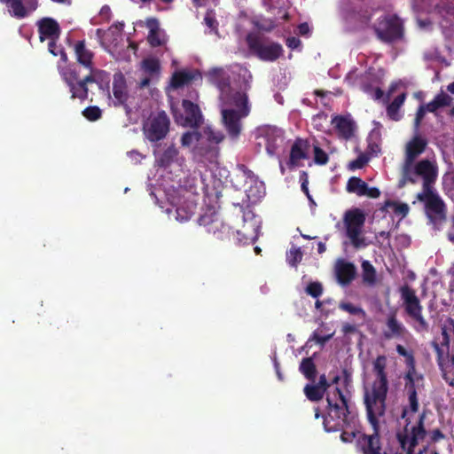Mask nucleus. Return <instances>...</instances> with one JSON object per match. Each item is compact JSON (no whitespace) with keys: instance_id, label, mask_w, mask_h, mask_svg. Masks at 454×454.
<instances>
[{"instance_id":"8fccbe9b","label":"nucleus","mask_w":454,"mask_h":454,"mask_svg":"<svg viewBox=\"0 0 454 454\" xmlns=\"http://www.w3.org/2000/svg\"><path fill=\"white\" fill-rule=\"evenodd\" d=\"M301 258L302 253L299 248H292L287 253V262L292 266H295L298 262H300Z\"/></svg>"},{"instance_id":"0e129e2a","label":"nucleus","mask_w":454,"mask_h":454,"mask_svg":"<svg viewBox=\"0 0 454 454\" xmlns=\"http://www.w3.org/2000/svg\"><path fill=\"white\" fill-rule=\"evenodd\" d=\"M129 155L136 162H139L141 160V159L143 158V156L137 152H130L129 153Z\"/></svg>"},{"instance_id":"f3484780","label":"nucleus","mask_w":454,"mask_h":454,"mask_svg":"<svg viewBox=\"0 0 454 454\" xmlns=\"http://www.w3.org/2000/svg\"><path fill=\"white\" fill-rule=\"evenodd\" d=\"M74 51L76 61L82 67L89 71V74H93V71H100L94 66V53L86 45L85 41H77L74 43Z\"/></svg>"},{"instance_id":"79ce46f5","label":"nucleus","mask_w":454,"mask_h":454,"mask_svg":"<svg viewBox=\"0 0 454 454\" xmlns=\"http://www.w3.org/2000/svg\"><path fill=\"white\" fill-rule=\"evenodd\" d=\"M200 224L207 227V231L210 233H216V231L223 227V223L218 218H213L211 215H202L200 218Z\"/></svg>"},{"instance_id":"2eb2a0df","label":"nucleus","mask_w":454,"mask_h":454,"mask_svg":"<svg viewBox=\"0 0 454 454\" xmlns=\"http://www.w3.org/2000/svg\"><path fill=\"white\" fill-rule=\"evenodd\" d=\"M184 114L175 113L176 122L184 127H198L202 122V114L199 106L189 100H183Z\"/></svg>"},{"instance_id":"052dcab7","label":"nucleus","mask_w":454,"mask_h":454,"mask_svg":"<svg viewBox=\"0 0 454 454\" xmlns=\"http://www.w3.org/2000/svg\"><path fill=\"white\" fill-rule=\"evenodd\" d=\"M301 44V41L296 37H289L286 40V45L291 49H297Z\"/></svg>"},{"instance_id":"f704fd0d","label":"nucleus","mask_w":454,"mask_h":454,"mask_svg":"<svg viewBox=\"0 0 454 454\" xmlns=\"http://www.w3.org/2000/svg\"><path fill=\"white\" fill-rule=\"evenodd\" d=\"M406 94L402 92L387 106V114L388 117L394 121H399L402 117L400 108L404 103Z\"/></svg>"},{"instance_id":"c85d7f7f","label":"nucleus","mask_w":454,"mask_h":454,"mask_svg":"<svg viewBox=\"0 0 454 454\" xmlns=\"http://www.w3.org/2000/svg\"><path fill=\"white\" fill-rule=\"evenodd\" d=\"M336 274L338 280L342 285L348 284L352 281L356 275V268L350 262L340 261L336 265Z\"/></svg>"},{"instance_id":"412c9836","label":"nucleus","mask_w":454,"mask_h":454,"mask_svg":"<svg viewBox=\"0 0 454 454\" xmlns=\"http://www.w3.org/2000/svg\"><path fill=\"white\" fill-rule=\"evenodd\" d=\"M37 26L41 42H43L46 39H49L50 41L59 40L60 28L56 20L51 18H43L38 20Z\"/></svg>"},{"instance_id":"20e7f679","label":"nucleus","mask_w":454,"mask_h":454,"mask_svg":"<svg viewBox=\"0 0 454 454\" xmlns=\"http://www.w3.org/2000/svg\"><path fill=\"white\" fill-rule=\"evenodd\" d=\"M60 75L69 88L73 98L84 100L88 98L87 84L90 82H103L108 79L105 71H93V74H88L81 79L75 68L67 67L59 70Z\"/></svg>"},{"instance_id":"603ef678","label":"nucleus","mask_w":454,"mask_h":454,"mask_svg":"<svg viewBox=\"0 0 454 454\" xmlns=\"http://www.w3.org/2000/svg\"><path fill=\"white\" fill-rule=\"evenodd\" d=\"M314 160L317 164L325 165L328 162V156L318 146L314 147Z\"/></svg>"},{"instance_id":"37998d69","label":"nucleus","mask_w":454,"mask_h":454,"mask_svg":"<svg viewBox=\"0 0 454 454\" xmlns=\"http://www.w3.org/2000/svg\"><path fill=\"white\" fill-rule=\"evenodd\" d=\"M363 270V279L364 282L369 286H372L376 283V271L374 267L367 261L362 263Z\"/></svg>"},{"instance_id":"4d7b16f0","label":"nucleus","mask_w":454,"mask_h":454,"mask_svg":"<svg viewBox=\"0 0 454 454\" xmlns=\"http://www.w3.org/2000/svg\"><path fill=\"white\" fill-rule=\"evenodd\" d=\"M342 430L343 431L340 434V439L344 442H351L355 438L357 437L358 439L359 436L362 434L360 432L355 430H352L350 432L344 430V428Z\"/></svg>"},{"instance_id":"72a5a7b5","label":"nucleus","mask_w":454,"mask_h":454,"mask_svg":"<svg viewBox=\"0 0 454 454\" xmlns=\"http://www.w3.org/2000/svg\"><path fill=\"white\" fill-rule=\"evenodd\" d=\"M387 326L388 331L385 333V336L388 339L394 337H401L405 333V327L396 319L395 315L388 317Z\"/></svg>"},{"instance_id":"6e6d98bb","label":"nucleus","mask_w":454,"mask_h":454,"mask_svg":"<svg viewBox=\"0 0 454 454\" xmlns=\"http://www.w3.org/2000/svg\"><path fill=\"white\" fill-rule=\"evenodd\" d=\"M368 161V158L364 154L359 155L355 160L349 162L348 167L350 169L362 168Z\"/></svg>"},{"instance_id":"473e14b6","label":"nucleus","mask_w":454,"mask_h":454,"mask_svg":"<svg viewBox=\"0 0 454 454\" xmlns=\"http://www.w3.org/2000/svg\"><path fill=\"white\" fill-rule=\"evenodd\" d=\"M329 387L325 376L321 375L317 384L307 385L304 387V393L307 397H322Z\"/></svg>"},{"instance_id":"6e6552de","label":"nucleus","mask_w":454,"mask_h":454,"mask_svg":"<svg viewBox=\"0 0 454 454\" xmlns=\"http://www.w3.org/2000/svg\"><path fill=\"white\" fill-rule=\"evenodd\" d=\"M425 413H422L419 419L415 421H406L403 430L398 432L396 438L402 447L406 450L407 454H414V449L419 441L427 435V430L424 427ZM419 454H422L420 451Z\"/></svg>"},{"instance_id":"0eeeda50","label":"nucleus","mask_w":454,"mask_h":454,"mask_svg":"<svg viewBox=\"0 0 454 454\" xmlns=\"http://www.w3.org/2000/svg\"><path fill=\"white\" fill-rule=\"evenodd\" d=\"M387 364L385 356H379L372 362V376L364 380L365 397H386L388 388L385 372Z\"/></svg>"},{"instance_id":"a878e982","label":"nucleus","mask_w":454,"mask_h":454,"mask_svg":"<svg viewBox=\"0 0 454 454\" xmlns=\"http://www.w3.org/2000/svg\"><path fill=\"white\" fill-rule=\"evenodd\" d=\"M160 66L158 59L154 58H148L142 61L141 70L146 75L140 81V87L144 88L149 85L151 78L158 75L160 73Z\"/></svg>"},{"instance_id":"aec40b11","label":"nucleus","mask_w":454,"mask_h":454,"mask_svg":"<svg viewBox=\"0 0 454 454\" xmlns=\"http://www.w3.org/2000/svg\"><path fill=\"white\" fill-rule=\"evenodd\" d=\"M333 129L343 139H349L354 136L356 124L350 116L337 115L331 121Z\"/></svg>"},{"instance_id":"cd10ccee","label":"nucleus","mask_w":454,"mask_h":454,"mask_svg":"<svg viewBox=\"0 0 454 454\" xmlns=\"http://www.w3.org/2000/svg\"><path fill=\"white\" fill-rule=\"evenodd\" d=\"M283 133L282 129L276 127L268 129L266 150L270 155H274L278 148L282 146L284 142Z\"/></svg>"},{"instance_id":"58836bf2","label":"nucleus","mask_w":454,"mask_h":454,"mask_svg":"<svg viewBox=\"0 0 454 454\" xmlns=\"http://www.w3.org/2000/svg\"><path fill=\"white\" fill-rule=\"evenodd\" d=\"M385 209L403 218L408 214L409 206L405 203L389 200L385 203Z\"/></svg>"},{"instance_id":"4468645a","label":"nucleus","mask_w":454,"mask_h":454,"mask_svg":"<svg viewBox=\"0 0 454 454\" xmlns=\"http://www.w3.org/2000/svg\"><path fill=\"white\" fill-rule=\"evenodd\" d=\"M378 37L384 42L393 43L403 36V25L397 17L385 18L375 27Z\"/></svg>"},{"instance_id":"f8f14e48","label":"nucleus","mask_w":454,"mask_h":454,"mask_svg":"<svg viewBox=\"0 0 454 454\" xmlns=\"http://www.w3.org/2000/svg\"><path fill=\"white\" fill-rule=\"evenodd\" d=\"M417 198L425 203L427 215L433 223L439 224L444 221V203L433 189L422 191Z\"/></svg>"},{"instance_id":"2f4dec72","label":"nucleus","mask_w":454,"mask_h":454,"mask_svg":"<svg viewBox=\"0 0 454 454\" xmlns=\"http://www.w3.org/2000/svg\"><path fill=\"white\" fill-rule=\"evenodd\" d=\"M198 78H200V74L197 71L176 72L172 76L171 85L174 88H179Z\"/></svg>"},{"instance_id":"dca6fc26","label":"nucleus","mask_w":454,"mask_h":454,"mask_svg":"<svg viewBox=\"0 0 454 454\" xmlns=\"http://www.w3.org/2000/svg\"><path fill=\"white\" fill-rule=\"evenodd\" d=\"M8 6L11 16L23 19L31 14L37 8V0H0Z\"/></svg>"},{"instance_id":"ddd939ff","label":"nucleus","mask_w":454,"mask_h":454,"mask_svg":"<svg viewBox=\"0 0 454 454\" xmlns=\"http://www.w3.org/2000/svg\"><path fill=\"white\" fill-rule=\"evenodd\" d=\"M249 48L264 61H274L282 54L280 44L273 42L265 41L260 38L248 36Z\"/></svg>"},{"instance_id":"864d4df0","label":"nucleus","mask_w":454,"mask_h":454,"mask_svg":"<svg viewBox=\"0 0 454 454\" xmlns=\"http://www.w3.org/2000/svg\"><path fill=\"white\" fill-rule=\"evenodd\" d=\"M428 112L427 110V105H421L416 114V118L414 121V129L415 132H419V128L420 125V122L422 121L426 113Z\"/></svg>"},{"instance_id":"13d9d810","label":"nucleus","mask_w":454,"mask_h":454,"mask_svg":"<svg viewBox=\"0 0 454 454\" xmlns=\"http://www.w3.org/2000/svg\"><path fill=\"white\" fill-rule=\"evenodd\" d=\"M430 438L433 442H438L443 440L445 438V435L439 428H435L431 431Z\"/></svg>"},{"instance_id":"e433bc0d","label":"nucleus","mask_w":454,"mask_h":454,"mask_svg":"<svg viewBox=\"0 0 454 454\" xmlns=\"http://www.w3.org/2000/svg\"><path fill=\"white\" fill-rule=\"evenodd\" d=\"M251 183H253L254 185L247 189V195L251 201L256 202L265 194L264 184L258 180H251Z\"/></svg>"},{"instance_id":"09e8293b","label":"nucleus","mask_w":454,"mask_h":454,"mask_svg":"<svg viewBox=\"0 0 454 454\" xmlns=\"http://www.w3.org/2000/svg\"><path fill=\"white\" fill-rule=\"evenodd\" d=\"M101 110L98 106H89L82 112L83 116L89 121H94L101 117Z\"/></svg>"},{"instance_id":"c756f323","label":"nucleus","mask_w":454,"mask_h":454,"mask_svg":"<svg viewBox=\"0 0 454 454\" xmlns=\"http://www.w3.org/2000/svg\"><path fill=\"white\" fill-rule=\"evenodd\" d=\"M113 92L115 99L120 104L124 103L128 98L125 77L121 73L114 75Z\"/></svg>"},{"instance_id":"f03ea898","label":"nucleus","mask_w":454,"mask_h":454,"mask_svg":"<svg viewBox=\"0 0 454 454\" xmlns=\"http://www.w3.org/2000/svg\"><path fill=\"white\" fill-rule=\"evenodd\" d=\"M224 138L221 131L205 127L201 131H187L181 137L183 147L192 150L194 160L207 164L216 160L219 154L218 144Z\"/></svg>"},{"instance_id":"c9c22d12","label":"nucleus","mask_w":454,"mask_h":454,"mask_svg":"<svg viewBox=\"0 0 454 454\" xmlns=\"http://www.w3.org/2000/svg\"><path fill=\"white\" fill-rule=\"evenodd\" d=\"M419 399H410V407H403L402 411V419L406 421H415L422 413H419Z\"/></svg>"},{"instance_id":"b1692460","label":"nucleus","mask_w":454,"mask_h":454,"mask_svg":"<svg viewBox=\"0 0 454 454\" xmlns=\"http://www.w3.org/2000/svg\"><path fill=\"white\" fill-rule=\"evenodd\" d=\"M123 24H115L112 26L103 35L101 29L97 30V35L102 40V43L107 47H116L122 39Z\"/></svg>"},{"instance_id":"338daca9","label":"nucleus","mask_w":454,"mask_h":454,"mask_svg":"<svg viewBox=\"0 0 454 454\" xmlns=\"http://www.w3.org/2000/svg\"><path fill=\"white\" fill-rule=\"evenodd\" d=\"M298 28H299V33L301 35H306L309 33V27L308 24H306V23L301 24Z\"/></svg>"},{"instance_id":"423d86ee","label":"nucleus","mask_w":454,"mask_h":454,"mask_svg":"<svg viewBox=\"0 0 454 454\" xmlns=\"http://www.w3.org/2000/svg\"><path fill=\"white\" fill-rule=\"evenodd\" d=\"M438 175V167L434 160L424 159L417 162L403 165V177L411 183H416L418 178L423 180V191L430 190Z\"/></svg>"},{"instance_id":"4c0bfd02","label":"nucleus","mask_w":454,"mask_h":454,"mask_svg":"<svg viewBox=\"0 0 454 454\" xmlns=\"http://www.w3.org/2000/svg\"><path fill=\"white\" fill-rule=\"evenodd\" d=\"M196 206L192 202H189L186 205L179 206L176 207V221L183 223L188 221L195 212Z\"/></svg>"},{"instance_id":"bf43d9fd","label":"nucleus","mask_w":454,"mask_h":454,"mask_svg":"<svg viewBox=\"0 0 454 454\" xmlns=\"http://www.w3.org/2000/svg\"><path fill=\"white\" fill-rule=\"evenodd\" d=\"M99 16L102 20L107 21L111 17V10L108 6H103L99 12Z\"/></svg>"},{"instance_id":"c03bdc74","label":"nucleus","mask_w":454,"mask_h":454,"mask_svg":"<svg viewBox=\"0 0 454 454\" xmlns=\"http://www.w3.org/2000/svg\"><path fill=\"white\" fill-rule=\"evenodd\" d=\"M325 326L321 325V327L317 328L312 334V337L309 340H314L320 345H324L327 340H329L334 334V332L325 331Z\"/></svg>"},{"instance_id":"49530a36","label":"nucleus","mask_w":454,"mask_h":454,"mask_svg":"<svg viewBox=\"0 0 454 454\" xmlns=\"http://www.w3.org/2000/svg\"><path fill=\"white\" fill-rule=\"evenodd\" d=\"M300 370L308 379H312L316 373V367L311 358L303 359L301 363Z\"/></svg>"},{"instance_id":"69168bd1","label":"nucleus","mask_w":454,"mask_h":454,"mask_svg":"<svg viewBox=\"0 0 454 454\" xmlns=\"http://www.w3.org/2000/svg\"><path fill=\"white\" fill-rule=\"evenodd\" d=\"M442 344L448 346L449 344V336L447 333V330L445 327L442 328Z\"/></svg>"},{"instance_id":"de8ad7c7","label":"nucleus","mask_w":454,"mask_h":454,"mask_svg":"<svg viewBox=\"0 0 454 454\" xmlns=\"http://www.w3.org/2000/svg\"><path fill=\"white\" fill-rule=\"evenodd\" d=\"M305 292L313 298H318L323 294V286L321 283L317 281L310 282L307 285Z\"/></svg>"},{"instance_id":"39448f33","label":"nucleus","mask_w":454,"mask_h":454,"mask_svg":"<svg viewBox=\"0 0 454 454\" xmlns=\"http://www.w3.org/2000/svg\"><path fill=\"white\" fill-rule=\"evenodd\" d=\"M325 400L328 411L324 418V427L327 432H336L354 423L355 416L348 410V399Z\"/></svg>"},{"instance_id":"393cba45","label":"nucleus","mask_w":454,"mask_h":454,"mask_svg":"<svg viewBox=\"0 0 454 454\" xmlns=\"http://www.w3.org/2000/svg\"><path fill=\"white\" fill-rule=\"evenodd\" d=\"M158 162L162 167H169L173 163H176L178 167L182 168L184 165L185 159L180 155L178 149L175 145L168 146L160 157L158 159Z\"/></svg>"},{"instance_id":"5701e85b","label":"nucleus","mask_w":454,"mask_h":454,"mask_svg":"<svg viewBox=\"0 0 454 454\" xmlns=\"http://www.w3.org/2000/svg\"><path fill=\"white\" fill-rule=\"evenodd\" d=\"M309 145L307 140L297 139L294 143L290 152V159L288 164L290 167H299L301 161L309 156Z\"/></svg>"},{"instance_id":"f257e3e1","label":"nucleus","mask_w":454,"mask_h":454,"mask_svg":"<svg viewBox=\"0 0 454 454\" xmlns=\"http://www.w3.org/2000/svg\"><path fill=\"white\" fill-rule=\"evenodd\" d=\"M239 74L244 79V90L250 88L252 74L243 67H239ZM210 81L220 90L222 120L229 136L237 139L242 130L241 120L248 116L250 105L246 91H238L229 85V77L223 68H213L208 71Z\"/></svg>"},{"instance_id":"ea45409f","label":"nucleus","mask_w":454,"mask_h":454,"mask_svg":"<svg viewBox=\"0 0 454 454\" xmlns=\"http://www.w3.org/2000/svg\"><path fill=\"white\" fill-rule=\"evenodd\" d=\"M333 383L336 385L334 395H338V397L343 398L347 397L351 394L350 391V383L348 379L340 380L338 376L334 377Z\"/></svg>"},{"instance_id":"774afa93","label":"nucleus","mask_w":454,"mask_h":454,"mask_svg":"<svg viewBox=\"0 0 454 454\" xmlns=\"http://www.w3.org/2000/svg\"><path fill=\"white\" fill-rule=\"evenodd\" d=\"M383 96V92L380 89H376L373 92V97L376 98V99H380Z\"/></svg>"},{"instance_id":"3c124183","label":"nucleus","mask_w":454,"mask_h":454,"mask_svg":"<svg viewBox=\"0 0 454 454\" xmlns=\"http://www.w3.org/2000/svg\"><path fill=\"white\" fill-rule=\"evenodd\" d=\"M396 351L400 356L405 357L408 369L415 367L413 356L411 353H409L404 347H403L402 345H397Z\"/></svg>"},{"instance_id":"9b49d317","label":"nucleus","mask_w":454,"mask_h":454,"mask_svg":"<svg viewBox=\"0 0 454 454\" xmlns=\"http://www.w3.org/2000/svg\"><path fill=\"white\" fill-rule=\"evenodd\" d=\"M169 119L165 112L151 114L144 123L143 131L151 142L163 139L169 130Z\"/></svg>"},{"instance_id":"7ed1b4c3","label":"nucleus","mask_w":454,"mask_h":454,"mask_svg":"<svg viewBox=\"0 0 454 454\" xmlns=\"http://www.w3.org/2000/svg\"><path fill=\"white\" fill-rule=\"evenodd\" d=\"M386 399H364L368 421L372 427V434H363L356 441V445L363 454H381L380 442V424L385 422Z\"/></svg>"},{"instance_id":"5fc2aeb1","label":"nucleus","mask_w":454,"mask_h":454,"mask_svg":"<svg viewBox=\"0 0 454 454\" xmlns=\"http://www.w3.org/2000/svg\"><path fill=\"white\" fill-rule=\"evenodd\" d=\"M57 41L58 40L50 41L49 45H48L49 51L54 56H58L59 54L61 56V59L64 61H67V56L61 49H59V47L56 44Z\"/></svg>"},{"instance_id":"6ab92c4d","label":"nucleus","mask_w":454,"mask_h":454,"mask_svg":"<svg viewBox=\"0 0 454 454\" xmlns=\"http://www.w3.org/2000/svg\"><path fill=\"white\" fill-rule=\"evenodd\" d=\"M404 391L408 397H417L423 395V377L419 374L415 367L408 369L404 376Z\"/></svg>"},{"instance_id":"bb28decb","label":"nucleus","mask_w":454,"mask_h":454,"mask_svg":"<svg viewBox=\"0 0 454 454\" xmlns=\"http://www.w3.org/2000/svg\"><path fill=\"white\" fill-rule=\"evenodd\" d=\"M146 27L149 29L148 42L152 46H160L166 43V35L159 27V23L155 19L146 20Z\"/></svg>"},{"instance_id":"a211bd4d","label":"nucleus","mask_w":454,"mask_h":454,"mask_svg":"<svg viewBox=\"0 0 454 454\" xmlns=\"http://www.w3.org/2000/svg\"><path fill=\"white\" fill-rule=\"evenodd\" d=\"M427 145V140L419 132H415L413 137L405 145L404 160L403 165L411 164L424 153Z\"/></svg>"},{"instance_id":"4be33fe9","label":"nucleus","mask_w":454,"mask_h":454,"mask_svg":"<svg viewBox=\"0 0 454 454\" xmlns=\"http://www.w3.org/2000/svg\"><path fill=\"white\" fill-rule=\"evenodd\" d=\"M347 190L349 192L356 193L358 196H368L370 198H378L380 194L377 188H370L365 182L358 177H351L348 181Z\"/></svg>"},{"instance_id":"9d476101","label":"nucleus","mask_w":454,"mask_h":454,"mask_svg":"<svg viewBox=\"0 0 454 454\" xmlns=\"http://www.w3.org/2000/svg\"><path fill=\"white\" fill-rule=\"evenodd\" d=\"M400 291L405 311L416 322L414 325L416 331L427 330L428 325L422 315V306L415 291L408 286H403Z\"/></svg>"},{"instance_id":"e2e57ef3","label":"nucleus","mask_w":454,"mask_h":454,"mask_svg":"<svg viewBox=\"0 0 454 454\" xmlns=\"http://www.w3.org/2000/svg\"><path fill=\"white\" fill-rule=\"evenodd\" d=\"M204 20L207 26H208L209 27L213 29L215 27V20L209 14H207Z\"/></svg>"},{"instance_id":"a18cd8bd","label":"nucleus","mask_w":454,"mask_h":454,"mask_svg":"<svg viewBox=\"0 0 454 454\" xmlns=\"http://www.w3.org/2000/svg\"><path fill=\"white\" fill-rule=\"evenodd\" d=\"M339 308L351 315L357 316L360 319L364 320L366 317L365 311L359 306L354 305L351 302L341 301Z\"/></svg>"},{"instance_id":"a19ab883","label":"nucleus","mask_w":454,"mask_h":454,"mask_svg":"<svg viewBox=\"0 0 454 454\" xmlns=\"http://www.w3.org/2000/svg\"><path fill=\"white\" fill-rule=\"evenodd\" d=\"M438 12L443 17L446 23L448 21H453L454 20V1H448L442 4V6H438ZM444 21L441 22V26L442 27H446L447 24L443 23Z\"/></svg>"},{"instance_id":"1a4fd4ad","label":"nucleus","mask_w":454,"mask_h":454,"mask_svg":"<svg viewBox=\"0 0 454 454\" xmlns=\"http://www.w3.org/2000/svg\"><path fill=\"white\" fill-rule=\"evenodd\" d=\"M344 226L346 235L352 246L356 248H363L368 246L363 233L365 216L359 209L349 210L344 215Z\"/></svg>"},{"instance_id":"7c9ffc66","label":"nucleus","mask_w":454,"mask_h":454,"mask_svg":"<svg viewBox=\"0 0 454 454\" xmlns=\"http://www.w3.org/2000/svg\"><path fill=\"white\" fill-rule=\"evenodd\" d=\"M453 102V98L448 93L441 90L435 97L427 104V110L429 113L436 114L437 110L450 106Z\"/></svg>"},{"instance_id":"680f3d73","label":"nucleus","mask_w":454,"mask_h":454,"mask_svg":"<svg viewBox=\"0 0 454 454\" xmlns=\"http://www.w3.org/2000/svg\"><path fill=\"white\" fill-rule=\"evenodd\" d=\"M356 330V326L349 324V323H344L342 325L341 331L344 334H349L355 333Z\"/></svg>"}]
</instances>
